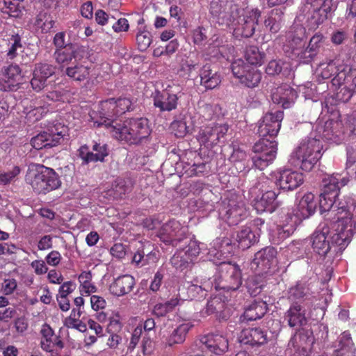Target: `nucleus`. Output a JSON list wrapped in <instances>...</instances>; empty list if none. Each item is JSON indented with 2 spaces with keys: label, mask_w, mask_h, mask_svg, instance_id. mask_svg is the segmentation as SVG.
Returning <instances> with one entry per match:
<instances>
[{
  "label": "nucleus",
  "mask_w": 356,
  "mask_h": 356,
  "mask_svg": "<svg viewBox=\"0 0 356 356\" xmlns=\"http://www.w3.org/2000/svg\"><path fill=\"white\" fill-rule=\"evenodd\" d=\"M334 124L332 120H327L324 124L318 122L315 130L291 153L290 163L304 171H311L323 155V141L334 139Z\"/></svg>",
  "instance_id": "1"
},
{
  "label": "nucleus",
  "mask_w": 356,
  "mask_h": 356,
  "mask_svg": "<svg viewBox=\"0 0 356 356\" xmlns=\"http://www.w3.org/2000/svg\"><path fill=\"white\" fill-rule=\"evenodd\" d=\"M235 248L232 240L226 237H218L213 240L207 252V259L219 266L218 271L222 281L215 284L216 289H238L242 284L241 273L239 267L225 259L230 257Z\"/></svg>",
  "instance_id": "2"
},
{
  "label": "nucleus",
  "mask_w": 356,
  "mask_h": 356,
  "mask_svg": "<svg viewBox=\"0 0 356 356\" xmlns=\"http://www.w3.org/2000/svg\"><path fill=\"white\" fill-rule=\"evenodd\" d=\"M110 127L114 138L130 144L146 143L151 134L148 120L143 118L129 119Z\"/></svg>",
  "instance_id": "3"
},
{
  "label": "nucleus",
  "mask_w": 356,
  "mask_h": 356,
  "mask_svg": "<svg viewBox=\"0 0 356 356\" xmlns=\"http://www.w3.org/2000/svg\"><path fill=\"white\" fill-rule=\"evenodd\" d=\"M25 180L39 194H46L61 185L58 175L52 168L38 163L29 165Z\"/></svg>",
  "instance_id": "4"
},
{
  "label": "nucleus",
  "mask_w": 356,
  "mask_h": 356,
  "mask_svg": "<svg viewBox=\"0 0 356 356\" xmlns=\"http://www.w3.org/2000/svg\"><path fill=\"white\" fill-rule=\"evenodd\" d=\"M349 181L350 179L347 175L339 173H333L323 178V188L319 200L321 212H337L336 206L344 198V196L339 202L336 201V198L339 196L340 189L346 186ZM348 196L353 199L356 198V195L354 197L350 195Z\"/></svg>",
  "instance_id": "5"
},
{
  "label": "nucleus",
  "mask_w": 356,
  "mask_h": 356,
  "mask_svg": "<svg viewBox=\"0 0 356 356\" xmlns=\"http://www.w3.org/2000/svg\"><path fill=\"white\" fill-rule=\"evenodd\" d=\"M231 15L225 25L234 30L236 35L251 37L255 31L261 13L258 8H247L242 16L239 15L237 6H231Z\"/></svg>",
  "instance_id": "6"
},
{
  "label": "nucleus",
  "mask_w": 356,
  "mask_h": 356,
  "mask_svg": "<svg viewBox=\"0 0 356 356\" xmlns=\"http://www.w3.org/2000/svg\"><path fill=\"white\" fill-rule=\"evenodd\" d=\"M306 29L296 22L286 34L284 51L291 59L307 63Z\"/></svg>",
  "instance_id": "7"
},
{
  "label": "nucleus",
  "mask_w": 356,
  "mask_h": 356,
  "mask_svg": "<svg viewBox=\"0 0 356 356\" xmlns=\"http://www.w3.org/2000/svg\"><path fill=\"white\" fill-rule=\"evenodd\" d=\"M195 346L200 350L195 351L192 348L188 352L189 356H208L209 353L221 355L228 349V340L222 334H209L204 336Z\"/></svg>",
  "instance_id": "8"
},
{
  "label": "nucleus",
  "mask_w": 356,
  "mask_h": 356,
  "mask_svg": "<svg viewBox=\"0 0 356 356\" xmlns=\"http://www.w3.org/2000/svg\"><path fill=\"white\" fill-rule=\"evenodd\" d=\"M185 244L186 245L178 249L170 259L172 266L180 271L191 266L201 250L199 242L195 239H189L185 241Z\"/></svg>",
  "instance_id": "9"
},
{
  "label": "nucleus",
  "mask_w": 356,
  "mask_h": 356,
  "mask_svg": "<svg viewBox=\"0 0 356 356\" xmlns=\"http://www.w3.org/2000/svg\"><path fill=\"white\" fill-rule=\"evenodd\" d=\"M67 131V127L56 122L50 126L47 131L33 137L31 140V145L36 149L54 147L60 143Z\"/></svg>",
  "instance_id": "10"
},
{
  "label": "nucleus",
  "mask_w": 356,
  "mask_h": 356,
  "mask_svg": "<svg viewBox=\"0 0 356 356\" xmlns=\"http://www.w3.org/2000/svg\"><path fill=\"white\" fill-rule=\"evenodd\" d=\"M188 228L183 225L180 222L170 220L165 223L161 228L159 237L165 244L177 246L182 241H188L187 238Z\"/></svg>",
  "instance_id": "11"
},
{
  "label": "nucleus",
  "mask_w": 356,
  "mask_h": 356,
  "mask_svg": "<svg viewBox=\"0 0 356 356\" xmlns=\"http://www.w3.org/2000/svg\"><path fill=\"white\" fill-rule=\"evenodd\" d=\"M271 179L281 190L293 191L304 181L303 174L289 168H280L270 174Z\"/></svg>",
  "instance_id": "12"
},
{
  "label": "nucleus",
  "mask_w": 356,
  "mask_h": 356,
  "mask_svg": "<svg viewBox=\"0 0 356 356\" xmlns=\"http://www.w3.org/2000/svg\"><path fill=\"white\" fill-rule=\"evenodd\" d=\"M246 216L247 211L243 202L233 197L227 202L224 201L222 207L219 210L220 218L229 226L238 224Z\"/></svg>",
  "instance_id": "13"
},
{
  "label": "nucleus",
  "mask_w": 356,
  "mask_h": 356,
  "mask_svg": "<svg viewBox=\"0 0 356 356\" xmlns=\"http://www.w3.org/2000/svg\"><path fill=\"white\" fill-rule=\"evenodd\" d=\"M284 113L282 111H270L266 113L259 122L258 134L259 136L274 139L281 128Z\"/></svg>",
  "instance_id": "14"
},
{
  "label": "nucleus",
  "mask_w": 356,
  "mask_h": 356,
  "mask_svg": "<svg viewBox=\"0 0 356 356\" xmlns=\"http://www.w3.org/2000/svg\"><path fill=\"white\" fill-rule=\"evenodd\" d=\"M346 57L336 58L334 60H330L327 62L320 63L317 69L318 75L323 79H327L334 76L332 80V83L335 86H340V81L339 76L341 72H345L346 66Z\"/></svg>",
  "instance_id": "15"
},
{
  "label": "nucleus",
  "mask_w": 356,
  "mask_h": 356,
  "mask_svg": "<svg viewBox=\"0 0 356 356\" xmlns=\"http://www.w3.org/2000/svg\"><path fill=\"white\" fill-rule=\"evenodd\" d=\"M213 286V282L210 279H203L200 277H197L193 280V282L190 284L187 287L186 295H184L183 293H179L180 288L173 290V292L178 291L177 294L181 302L188 299L200 300L204 298L207 296V292L211 289Z\"/></svg>",
  "instance_id": "16"
},
{
  "label": "nucleus",
  "mask_w": 356,
  "mask_h": 356,
  "mask_svg": "<svg viewBox=\"0 0 356 356\" xmlns=\"http://www.w3.org/2000/svg\"><path fill=\"white\" fill-rule=\"evenodd\" d=\"M22 81L20 67L17 65H10L3 68L0 74V90L5 92L17 90Z\"/></svg>",
  "instance_id": "17"
},
{
  "label": "nucleus",
  "mask_w": 356,
  "mask_h": 356,
  "mask_svg": "<svg viewBox=\"0 0 356 356\" xmlns=\"http://www.w3.org/2000/svg\"><path fill=\"white\" fill-rule=\"evenodd\" d=\"M314 339L312 331L302 330L290 340L289 346L294 349L292 356H307L311 351Z\"/></svg>",
  "instance_id": "18"
},
{
  "label": "nucleus",
  "mask_w": 356,
  "mask_h": 356,
  "mask_svg": "<svg viewBox=\"0 0 356 356\" xmlns=\"http://www.w3.org/2000/svg\"><path fill=\"white\" fill-rule=\"evenodd\" d=\"M309 284L298 282L288 291V299L291 305L310 306L316 299Z\"/></svg>",
  "instance_id": "19"
},
{
  "label": "nucleus",
  "mask_w": 356,
  "mask_h": 356,
  "mask_svg": "<svg viewBox=\"0 0 356 356\" xmlns=\"http://www.w3.org/2000/svg\"><path fill=\"white\" fill-rule=\"evenodd\" d=\"M282 218L270 234L271 240L275 244H279L289 237L293 233L297 225L296 218H293L291 213H287Z\"/></svg>",
  "instance_id": "20"
},
{
  "label": "nucleus",
  "mask_w": 356,
  "mask_h": 356,
  "mask_svg": "<svg viewBox=\"0 0 356 356\" xmlns=\"http://www.w3.org/2000/svg\"><path fill=\"white\" fill-rule=\"evenodd\" d=\"M108 154L106 144L95 143L92 150H90L86 145H82L78 149V156L82 160V164L86 165L91 162L104 161Z\"/></svg>",
  "instance_id": "21"
},
{
  "label": "nucleus",
  "mask_w": 356,
  "mask_h": 356,
  "mask_svg": "<svg viewBox=\"0 0 356 356\" xmlns=\"http://www.w3.org/2000/svg\"><path fill=\"white\" fill-rule=\"evenodd\" d=\"M277 251L273 247H266L258 251L251 263V268L259 273H267L275 262Z\"/></svg>",
  "instance_id": "22"
},
{
  "label": "nucleus",
  "mask_w": 356,
  "mask_h": 356,
  "mask_svg": "<svg viewBox=\"0 0 356 356\" xmlns=\"http://www.w3.org/2000/svg\"><path fill=\"white\" fill-rule=\"evenodd\" d=\"M88 54L87 49L83 47H77L75 49H65L55 51L54 56L56 62L60 67H68L74 61H80L87 57Z\"/></svg>",
  "instance_id": "23"
},
{
  "label": "nucleus",
  "mask_w": 356,
  "mask_h": 356,
  "mask_svg": "<svg viewBox=\"0 0 356 356\" xmlns=\"http://www.w3.org/2000/svg\"><path fill=\"white\" fill-rule=\"evenodd\" d=\"M55 73V67L48 63H38L35 65L31 84L33 90L40 91L45 86L49 77Z\"/></svg>",
  "instance_id": "24"
},
{
  "label": "nucleus",
  "mask_w": 356,
  "mask_h": 356,
  "mask_svg": "<svg viewBox=\"0 0 356 356\" xmlns=\"http://www.w3.org/2000/svg\"><path fill=\"white\" fill-rule=\"evenodd\" d=\"M329 232V227L324 226L317 228L311 236L313 250L321 256H325L332 249Z\"/></svg>",
  "instance_id": "25"
},
{
  "label": "nucleus",
  "mask_w": 356,
  "mask_h": 356,
  "mask_svg": "<svg viewBox=\"0 0 356 356\" xmlns=\"http://www.w3.org/2000/svg\"><path fill=\"white\" fill-rule=\"evenodd\" d=\"M297 97L296 91L288 84H282L272 90V101L281 104L284 108H289Z\"/></svg>",
  "instance_id": "26"
},
{
  "label": "nucleus",
  "mask_w": 356,
  "mask_h": 356,
  "mask_svg": "<svg viewBox=\"0 0 356 356\" xmlns=\"http://www.w3.org/2000/svg\"><path fill=\"white\" fill-rule=\"evenodd\" d=\"M100 121H95L94 125L100 127L104 125L111 132V126H115L113 124V118L118 116L117 107L115 99H109L101 102L100 104Z\"/></svg>",
  "instance_id": "27"
},
{
  "label": "nucleus",
  "mask_w": 356,
  "mask_h": 356,
  "mask_svg": "<svg viewBox=\"0 0 356 356\" xmlns=\"http://www.w3.org/2000/svg\"><path fill=\"white\" fill-rule=\"evenodd\" d=\"M317 203L315 196L312 193L305 194L299 201L296 214H292L296 218V222L306 219L312 216L316 209Z\"/></svg>",
  "instance_id": "28"
},
{
  "label": "nucleus",
  "mask_w": 356,
  "mask_h": 356,
  "mask_svg": "<svg viewBox=\"0 0 356 356\" xmlns=\"http://www.w3.org/2000/svg\"><path fill=\"white\" fill-rule=\"evenodd\" d=\"M136 284L134 277L130 275L118 276L109 286V291L113 296L120 297L129 293Z\"/></svg>",
  "instance_id": "29"
},
{
  "label": "nucleus",
  "mask_w": 356,
  "mask_h": 356,
  "mask_svg": "<svg viewBox=\"0 0 356 356\" xmlns=\"http://www.w3.org/2000/svg\"><path fill=\"white\" fill-rule=\"evenodd\" d=\"M239 341L243 344L261 346L267 343L268 337L265 330L260 327L246 328L241 331Z\"/></svg>",
  "instance_id": "30"
},
{
  "label": "nucleus",
  "mask_w": 356,
  "mask_h": 356,
  "mask_svg": "<svg viewBox=\"0 0 356 356\" xmlns=\"http://www.w3.org/2000/svg\"><path fill=\"white\" fill-rule=\"evenodd\" d=\"M178 97L166 91H156L153 96L154 105L161 111H171L177 106Z\"/></svg>",
  "instance_id": "31"
},
{
  "label": "nucleus",
  "mask_w": 356,
  "mask_h": 356,
  "mask_svg": "<svg viewBox=\"0 0 356 356\" xmlns=\"http://www.w3.org/2000/svg\"><path fill=\"white\" fill-rule=\"evenodd\" d=\"M85 57L81 59L80 61H74V63L66 67L65 74L75 81H84L89 78L90 76V67L86 65Z\"/></svg>",
  "instance_id": "32"
},
{
  "label": "nucleus",
  "mask_w": 356,
  "mask_h": 356,
  "mask_svg": "<svg viewBox=\"0 0 356 356\" xmlns=\"http://www.w3.org/2000/svg\"><path fill=\"white\" fill-rule=\"evenodd\" d=\"M277 194L273 191H268L261 197L254 200V207L259 213L268 211L273 212L278 207Z\"/></svg>",
  "instance_id": "33"
},
{
  "label": "nucleus",
  "mask_w": 356,
  "mask_h": 356,
  "mask_svg": "<svg viewBox=\"0 0 356 356\" xmlns=\"http://www.w3.org/2000/svg\"><path fill=\"white\" fill-rule=\"evenodd\" d=\"M259 234L252 230L249 226L241 227L236 232L234 236L239 248L245 250L253 245L258 241Z\"/></svg>",
  "instance_id": "34"
},
{
  "label": "nucleus",
  "mask_w": 356,
  "mask_h": 356,
  "mask_svg": "<svg viewBox=\"0 0 356 356\" xmlns=\"http://www.w3.org/2000/svg\"><path fill=\"white\" fill-rule=\"evenodd\" d=\"M305 305H291L286 313V318L290 327L301 326L307 323Z\"/></svg>",
  "instance_id": "35"
},
{
  "label": "nucleus",
  "mask_w": 356,
  "mask_h": 356,
  "mask_svg": "<svg viewBox=\"0 0 356 356\" xmlns=\"http://www.w3.org/2000/svg\"><path fill=\"white\" fill-rule=\"evenodd\" d=\"M193 325L190 322H185L175 328L165 340V346L171 347L175 344L182 343L186 336Z\"/></svg>",
  "instance_id": "36"
},
{
  "label": "nucleus",
  "mask_w": 356,
  "mask_h": 356,
  "mask_svg": "<svg viewBox=\"0 0 356 356\" xmlns=\"http://www.w3.org/2000/svg\"><path fill=\"white\" fill-rule=\"evenodd\" d=\"M334 353L335 356H356V350L350 333L344 332L339 337V343Z\"/></svg>",
  "instance_id": "37"
},
{
  "label": "nucleus",
  "mask_w": 356,
  "mask_h": 356,
  "mask_svg": "<svg viewBox=\"0 0 356 356\" xmlns=\"http://www.w3.org/2000/svg\"><path fill=\"white\" fill-rule=\"evenodd\" d=\"M346 67L345 72H341L339 79L340 86L346 84L356 93V67L350 58L346 57Z\"/></svg>",
  "instance_id": "38"
},
{
  "label": "nucleus",
  "mask_w": 356,
  "mask_h": 356,
  "mask_svg": "<svg viewBox=\"0 0 356 356\" xmlns=\"http://www.w3.org/2000/svg\"><path fill=\"white\" fill-rule=\"evenodd\" d=\"M277 149V143L274 139L266 138H261L252 147L254 153L266 156L270 154L273 157H276Z\"/></svg>",
  "instance_id": "39"
},
{
  "label": "nucleus",
  "mask_w": 356,
  "mask_h": 356,
  "mask_svg": "<svg viewBox=\"0 0 356 356\" xmlns=\"http://www.w3.org/2000/svg\"><path fill=\"white\" fill-rule=\"evenodd\" d=\"M201 85L207 89H213L221 82L220 75L217 72H213L209 65L203 66L200 71Z\"/></svg>",
  "instance_id": "40"
},
{
  "label": "nucleus",
  "mask_w": 356,
  "mask_h": 356,
  "mask_svg": "<svg viewBox=\"0 0 356 356\" xmlns=\"http://www.w3.org/2000/svg\"><path fill=\"white\" fill-rule=\"evenodd\" d=\"M284 12L281 8L270 10L264 20L265 27L271 33H277L282 26Z\"/></svg>",
  "instance_id": "41"
},
{
  "label": "nucleus",
  "mask_w": 356,
  "mask_h": 356,
  "mask_svg": "<svg viewBox=\"0 0 356 356\" xmlns=\"http://www.w3.org/2000/svg\"><path fill=\"white\" fill-rule=\"evenodd\" d=\"M267 311V305L264 301L255 300L245 310L243 317L247 321H255L261 318Z\"/></svg>",
  "instance_id": "42"
},
{
  "label": "nucleus",
  "mask_w": 356,
  "mask_h": 356,
  "mask_svg": "<svg viewBox=\"0 0 356 356\" xmlns=\"http://www.w3.org/2000/svg\"><path fill=\"white\" fill-rule=\"evenodd\" d=\"M42 99H37L34 103L33 108L26 111L25 118L26 119L27 122L29 123H34L47 113L49 111V104H42Z\"/></svg>",
  "instance_id": "43"
},
{
  "label": "nucleus",
  "mask_w": 356,
  "mask_h": 356,
  "mask_svg": "<svg viewBox=\"0 0 356 356\" xmlns=\"http://www.w3.org/2000/svg\"><path fill=\"white\" fill-rule=\"evenodd\" d=\"M224 1L220 0H212L210 3V12L214 16H218L221 24H225L227 19L231 15L230 7L234 5L226 4L225 7H223Z\"/></svg>",
  "instance_id": "44"
},
{
  "label": "nucleus",
  "mask_w": 356,
  "mask_h": 356,
  "mask_svg": "<svg viewBox=\"0 0 356 356\" xmlns=\"http://www.w3.org/2000/svg\"><path fill=\"white\" fill-rule=\"evenodd\" d=\"M222 43V38L216 37V38L213 40V43L209 44L207 50L208 54L211 57H227V50L231 54L234 51V48L232 47H229L228 45H225Z\"/></svg>",
  "instance_id": "45"
},
{
  "label": "nucleus",
  "mask_w": 356,
  "mask_h": 356,
  "mask_svg": "<svg viewBox=\"0 0 356 356\" xmlns=\"http://www.w3.org/2000/svg\"><path fill=\"white\" fill-rule=\"evenodd\" d=\"M24 47L22 43V38L18 35H13L8 40L6 57L8 59L13 60L20 53L23 52Z\"/></svg>",
  "instance_id": "46"
},
{
  "label": "nucleus",
  "mask_w": 356,
  "mask_h": 356,
  "mask_svg": "<svg viewBox=\"0 0 356 356\" xmlns=\"http://www.w3.org/2000/svg\"><path fill=\"white\" fill-rule=\"evenodd\" d=\"M180 304V299H179L177 295L175 298H172L165 302L156 304L153 309V314L158 317L164 316L168 313L173 311V309Z\"/></svg>",
  "instance_id": "47"
},
{
  "label": "nucleus",
  "mask_w": 356,
  "mask_h": 356,
  "mask_svg": "<svg viewBox=\"0 0 356 356\" xmlns=\"http://www.w3.org/2000/svg\"><path fill=\"white\" fill-rule=\"evenodd\" d=\"M261 79L260 71L253 67H250L248 70L243 75L240 80L242 84L248 88H254L258 86Z\"/></svg>",
  "instance_id": "48"
},
{
  "label": "nucleus",
  "mask_w": 356,
  "mask_h": 356,
  "mask_svg": "<svg viewBox=\"0 0 356 356\" xmlns=\"http://www.w3.org/2000/svg\"><path fill=\"white\" fill-rule=\"evenodd\" d=\"M324 39L323 35L320 33H317L312 37L307 47V63L311 61L316 55L319 49L323 46Z\"/></svg>",
  "instance_id": "49"
},
{
  "label": "nucleus",
  "mask_w": 356,
  "mask_h": 356,
  "mask_svg": "<svg viewBox=\"0 0 356 356\" xmlns=\"http://www.w3.org/2000/svg\"><path fill=\"white\" fill-rule=\"evenodd\" d=\"M245 58L251 65H261L264 63L265 54L257 47L250 46L245 50Z\"/></svg>",
  "instance_id": "50"
},
{
  "label": "nucleus",
  "mask_w": 356,
  "mask_h": 356,
  "mask_svg": "<svg viewBox=\"0 0 356 356\" xmlns=\"http://www.w3.org/2000/svg\"><path fill=\"white\" fill-rule=\"evenodd\" d=\"M132 184L129 180L117 179L113 184V192L114 198H120L122 195L131 191Z\"/></svg>",
  "instance_id": "51"
},
{
  "label": "nucleus",
  "mask_w": 356,
  "mask_h": 356,
  "mask_svg": "<svg viewBox=\"0 0 356 356\" xmlns=\"http://www.w3.org/2000/svg\"><path fill=\"white\" fill-rule=\"evenodd\" d=\"M21 172V169L17 165H13L6 170L0 172V184L8 185L17 181Z\"/></svg>",
  "instance_id": "52"
},
{
  "label": "nucleus",
  "mask_w": 356,
  "mask_h": 356,
  "mask_svg": "<svg viewBox=\"0 0 356 356\" xmlns=\"http://www.w3.org/2000/svg\"><path fill=\"white\" fill-rule=\"evenodd\" d=\"M212 131L210 136L211 147L220 142L228 131V126L225 124H211Z\"/></svg>",
  "instance_id": "53"
},
{
  "label": "nucleus",
  "mask_w": 356,
  "mask_h": 356,
  "mask_svg": "<svg viewBox=\"0 0 356 356\" xmlns=\"http://www.w3.org/2000/svg\"><path fill=\"white\" fill-rule=\"evenodd\" d=\"M35 26L41 29L44 33L49 32L54 26V21L50 15L40 13L36 17Z\"/></svg>",
  "instance_id": "54"
},
{
  "label": "nucleus",
  "mask_w": 356,
  "mask_h": 356,
  "mask_svg": "<svg viewBox=\"0 0 356 356\" xmlns=\"http://www.w3.org/2000/svg\"><path fill=\"white\" fill-rule=\"evenodd\" d=\"M152 35L147 30L139 31L136 35L138 48L140 51H145L152 43Z\"/></svg>",
  "instance_id": "55"
},
{
  "label": "nucleus",
  "mask_w": 356,
  "mask_h": 356,
  "mask_svg": "<svg viewBox=\"0 0 356 356\" xmlns=\"http://www.w3.org/2000/svg\"><path fill=\"white\" fill-rule=\"evenodd\" d=\"M23 0H4L5 13L10 17H17L22 13V6L21 3Z\"/></svg>",
  "instance_id": "56"
},
{
  "label": "nucleus",
  "mask_w": 356,
  "mask_h": 356,
  "mask_svg": "<svg viewBox=\"0 0 356 356\" xmlns=\"http://www.w3.org/2000/svg\"><path fill=\"white\" fill-rule=\"evenodd\" d=\"M275 159V157H273L272 154L266 156L264 154L261 155L259 154L254 153V155L252 156L253 165L260 170H264L272 163Z\"/></svg>",
  "instance_id": "57"
},
{
  "label": "nucleus",
  "mask_w": 356,
  "mask_h": 356,
  "mask_svg": "<svg viewBox=\"0 0 356 356\" xmlns=\"http://www.w3.org/2000/svg\"><path fill=\"white\" fill-rule=\"evenodd\" d=\"M314 11L308 19V25L310 29H316L322 24L327 18L324 13H322L317 8L313 7Z\"/></svg>",
  "instance_id": "58"
},
{
  "label": "nucleus",
  "mask_w": 356,
  "mask_h": 356,
  "mask_svg": "<svg viewBox=\"0 0 356 356\" xmlns=\"http://www.w3.org/2000/svg\"><path fill=\"white\" fill-rule=\"evenodd\" d=\"M247 289L252 296L259 294L264 286L261 277L258 276L250 277L247 281Z\"/></svg>",
  "instance_id": "59"
},
{
  "label": "nucleus",
  "mask_w": 356,
  "mask_h": 356,
  "mask_svg": "<svg viewBox=\"0 0 356 356\" xmlns=\"http://www.w3.org/2000/svg\"><path fill=\"white\" fill-rule=\"evenodd\" d=\"M225 307V303L222 301V298L220 296H215L207 302L205 313L207 315H210L215 312H221Z\"/></svg>",
  "instance_id": "60"
},
{
  "label": "nucleus",
  "mask_w": 356,
  "mask_h": 356,
  "mask_svg": "<svg viewBox=\"0 0 356 356\" xmlns=\"http://www.w3.org/2000/svg\"><path fill=\"white\" fill-rule=\"evenodd\" d=\"M143 334V331L142 325L137 326L131 334L130 341L127 345V348L125 353L126 355L131 353L134 351Z\"/></svg>",
  "instance_id": "61"
},
{
  "label": "nucleus",
  "mask_w": 356,
  "mask_h": 356,
  "mask_svg": "<svg viewBox=\"0 0 356 356\" xmlns=\"http://www.w3.org/2000/svg\"><path fill=\"white\" fill-rule=\"evenodd\" d=\"M250 67L242 59H237L232 63L231 69L234 76L240 79Z\"/></svg>",
  "instance_id": "62"
},
{
  "label": "nucleus",
  "mask_w": 356,
  "mask_h": 356,
  "mask_svg": "<svg viewBox=\"0 0 356 356\" xmlns=\"http://www.w3.org/2000/svg\"><path fill=\"white\" fill-rule=\"evenodd\" d=\"M211 124L200 129L197 136V139L200 144L205 145L207 147H211L210 136L211 134Z\"/></svg>",
  "instance_id": "63"
},
{
  "label": "nucleus",
  "mask_w": 356,
  "mask_h": 356,
  "mask_svg": "<svg viewBox=\"0 0 356 356\" xmlns=\"http://www.w3.org/2000/svg\"><path fill=\"white\" fill-rule=\"evenodd\" d=\"M339 90L336 93V97L339 101L346 102L350 99L353 94L355 92L350 86L346 84H342L339 86Z\"/></svg>",
  "instance_id": "64"
}]
</instances>
